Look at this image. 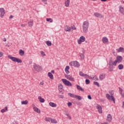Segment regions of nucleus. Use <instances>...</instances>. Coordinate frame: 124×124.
Wrapping results in <instances>:
<instances>
[{"mask_svg":"<svg viewBox=\"0 0 124 124\" xmlns=\"http://www.w3.org/2000/svg\"><path fill=\"white\" fill-rule=\"evenodd\" d=\"M89 21H84L82 24V31L84 33H87L89 30Z\"/></svg>","mask_w":124,"mask_h":124,"instance_id":"nucleus-1","label":"nucleus"},{"mask_svg":"<svg viewBox=\"0 0 124 124\" xmlns=\"http://www.w3.org/2000/svg\"><path fill=\"white\" fill-rule=\"evenodd\" d=\"M109 93L111 95V96L108 93L106 94V97L107 99H108V100H112L113 103H116V102L115 101V98L114 96H113V95H114V91H109Z\"/></svg>","mask_w":124,"mask_h":124,"instance_id":"nucleus-2","label":"nucleus"},{"mask_svg":"<svg viewBox=\"0 0 124 124\" xmlns=\"http://www.w3.org/2000/svg\"><path fill=\"white\" fill-rule=\"evenodd\" d=\"M8 59L11 60L13 62H18V63H21L22 61L21 59H19V58H17L16 57H12L11 55L8 56Z\"/></svg>","mask_w":124,"mask_h":124,"instance_id":"nucleus-3","label":"nucleus"},{"mask_svg":"<svg viewBox=\"0 0 124 124\" xmlns=\"http://www.w3.org/2000/svg\"><path fill=\"white\" fill-rule=\"evenodd\" d=\"M33 67L35 71H37V72H39V71L42 70V67L35 63H33Z\"/></svg>","mask_w":124,"mask_h":124,"instance_id":"nucleus-4","label":"nucleus"},{"mask_svg":"<svg viewBox=\"0 0 124 124\" xmlns=\"http://www.w3.org/2000/svg\"><path fill=\"white\" fill-rule=\"evenodd\" d=\"M69 64L70 66H74L75 67H79L80 66V63L77 61H72Z\"/></svg>","mask_w":124,"mask_h":124,"instance_id":"nucleus-5","label":"nucleus"},{"mask_svg":"<svg viewBox=\"0 0 124 124\" xmlns=\"http://www.w3.org/2000/svg\"><path fill=\"white\" fill-rule=\"evenodd\" d=\"M62 81L65 86H67L68 87H72V83H71L69 81L66 80V79L62 78Z\"/></svg>","mask_w":124,"mask_h":124,"instance_id":"nucleus-6","label":"nucleus"},{"mask_svg":"<svg viewBox=\"0 0 124 124\" xmlns=\"http://www.w3.org/2000/svg\"><path fill=\"white\" fill-rule=\"evenodd\" d=\"M86 41V37L84 36H81L78 41V44H81L82 42H85Z\"/></svg>","mask_w":124,"mask_h":124,"instance_id":"nucleus-7","label":"nucleus"},{"mask_svg":"<svg viewBox=\"0 0 124 124\" xmlns=\"http://www.w3.org/2000/svg\"><path fill=\"white\" fill-rule=\"evenodd\" d=\"M0 17L1 18H3V17L4 16V14H5V10H4V8H0Z\"/></svg>","mask_w":124,"mask_h":124,"instance_id":"nucleus-8","label":"nucleus"},{"mask_svg":"<svg viewBox=\"0 0 124 124\" xmlns=\"http://www.w3.org/2000/svg\"><path fill=\"white\" fill-rule=\"evenodd\" d=\"M107 122L108 123H111V122H112V115H111V114H108L107 117Z\"/></svg>","mask_w":124,"mask_h":124,"instance_id":"nucleus-9","label":"nucleus"},{"mask_svg":"<svg viewBox=\"0 0 124 124\" xmlns=\"http://www.w3.org/2000/svg\"><path fill=\"white\" fill-rule=\"evenodd\" d=\"M102 41L104 44H107L108 43V38L106 37H103L102 39Z\"/></svg>","mask_w":124,"mask_h":124,"instance_id":"nucleus-10","label":"nucleus"},{"mask_svg":"<svg viewBox=\"0 0 124 124\" xmlns=\"http://www.w3.org/2000/svg\"><path fill=\"white\" fill-rule=\"evenodd\" d=\"M94 16L95 17H97V18H100V19H101V18H103V16H102V15L98 13H94Z\"/></svg>","mask_w":124,"mask_h":124,"instance_id":"nucleus-11","label":"nucleus"},{"mask_svg":"<svg viewBox=\"0 0 124 124\" xmlns=\"http://www.w3.org/2000/svg\"><path fill=\"white\" fill-rule=\"evenodd\" d=\"M96 108L98 109L99 113H100V114H102V108L101 107V106L97 105Z\"/></svg>","mask_w":124,"mask_h":124,"instance_id":"nucleus-12","label":"nucleus"},{"mask_svg":"<svg viewBox=\"0 0 124 124\" xmlns=\"http://www.w3.org/2000/svg\"><path fill=\"white\" fill-rule=\"evenodd\" d=\"M116 61L118 62V63H120V62H122V61H123V57L122 56H118L116 57Z\"/></svg>","mask_w":124,"mask_h":124,"instance_id":"nucleus-13","label":"nucleus"},{"mask_svg":"<svg viewBox=\"0 0 124 124\" xmlns=\"http://www.w3.org/2000/svg\"><path fill=\"white\" fill-rule=\"evenodd\" d=\"M67 79H68V80H69L70 81H71L72 82H74L75 80H74V78H73L70 75H67L66 76Z\"/></svg>","mask_w":124,"mask_h":124,"instance_id":"nucleus-14","label":"nucleus"},{"mask_svg":"<svg viewBox=\"0 0 124 124\" xmlns=\"http://www.w3.org/2000/svg\"><path fill=\"white\" fill-rule=\"evenodd\" d=\"M119 12H120V13L122 14V15H124V8L123 6L121 5L119 6Z\"/></svg>","mask_w":124,"mask_h":124,"instance_id":"nucleus-15","label":"nucleus"},{"mask_svg":"<svg viewBox=\"0 0 124 124\" xmlns=\"http://www.w3.org/2000/svg\"><path fill=\"white\" fill-rule=\"evenodd\" d=\"M88 78H89V79H91V80H93L94 81H98V78H97L96 76L89 77Z\"/></svg>","mask_w":124,"mask_h":124,"instance_id":"nucleus-16","label":"nucleus"},{"mask_svg":"<svg viewBox=\"0 0 124 124\" xmlns=\"http://www.w3.org/2000/svg\"><path fill=\"white\" fill-rule=\"evenodd\" d=\"M79 75L80 76H81V77H90V76H89V75L86 74H84L82 72H79Z\"/></svg>","mask_w":124,"mask_h":124,"instance_id":"nucleus-17","label":"nucleus"},{"mask_svg":"<svg viewBox=\"0 0 124 124\" xmlns=\"http://www.w3.org/2000/svg\"><path fill=\"white\" fill-rule=\"evenodd\" d=\"M33 109L34 112H36V113H38V114L40 113V110H39L38 108H36L35 106H33Z\"/></svg>","mask_w":124,"mask_h":124,"instance_id":"nucleus-18","label":"nucleus"},{"mask_svg":"<svg viewBox=\"0 0 124 124\" xmlns=\"http://www.w3.org/2000/svg\"><path fill=\"white\" fill-rule=\"evenodd\" d=\"M65 0V6L66 7H68L70 4V0Z\"/></svg>","mask_w":124,"mask_h":124,"instance_id":"nucleus-19","label":"nucleus"},{"mask_svg":"<svg viewBox=\"0 0 124 124\" xmlns=\"http://www.w3.org/2000/svg\"><path fill=\"white\" fill-rule=\"evenodd\" d=\"M118 53H124V48L123 47H120L118 49H116Z\"/></svg>","mask_w":124,"mask_h":124,"instance_id":"nucleus-20","label":"nucleus"},{"mask_svg":"<svg viewBox=\"0 0 124 124\" xmlns=\"http://www.w3.org/2000/svg\"><path fill=\"white\" fill-rule=\"evenodd\" d=\"M65 31H68L69 32H70V31H71L70 27H69L67 25H66L65 26Z\"/></svg>","mask_w":124,"mask_h":124,"instance_id":"nucleus-21","label":"nucleus"},{"mask_svg":"<svg viewBox=\"0 0 124 124\" xmlns=\"http://www.w3.org/2000/svg\"><path fill=\"white\" fill-rule=\"evenodd\" d=\"M28 26L29 27H30L31 28V27H32V26H33V20H30L28 22Z\"/></svg>","mask_w":124,"mask_h":124,"instance_id":"nucleus-22","label":"nucleus"},{"mask_svg":"<svg viewBox=\"0 0 124 124\" xmlns=\"http://www.w3.org/2000/svg\"><path fill=\"white\" fill-rule=\"evenodd\" d=\"M76 86L78 91H80L81 92H84V89H83V88H82L81 86H80L79 85H78V84H76Z\"/></svg>","mask_w":124,"mask_h":124,"instance_id":"nucleus-23","label":"nucleus"},{"mask_svg":"<svg viewBox=\"0 0 124 124\" xmlns=\"http://www.w3.org/2000/svg\"><path fill=\"white\" fill-rule=\"evenodd\" d=\"M105 78V74H102L100 75L99 79L101 81H102Z\"/></svg>","mask_w":124,"mask_h":124,"instance_id":"nucleus-24","label":"nucleus"},{"mask_svg":"<svg viewBox=\"0 0 124 124\" xmlns=\"http://www.w3.org/2000/svg\"><path fill=\"white\" fill-rule=\"evenodd\" d=\"M38 99H39L40 102H41V103H43V102H45V100H44V98H42V97L41 96H39L38 97Z\"/></svg>","mask_w":124,"mask_h":124,"instance_id":"nucleus-25","label":"nucleus"},{"mask_svg":"<svg viewBox=\"0 0 124 124\" xmlns=\"http://www.w3.org/2000/svg\"><path fill=\"white\" fill-rule=\"evenodd\" d=\"M68 95L70 96V97H73V98H76V94H74L72 93H68Z\"/></svg>","mask_w":124,"mask_h":124,"instance_id":"nucleus-26","label":"nucleus"},{"mask_svg":"<svg viewBox=\"0 0 124 124\" xmlns=\"http://www.w3.org/2000/svg\"><path fill=\"white\" fill-rule=\"evenodd\" d=\"M49 106H51V107H57V104L52 102H49Z\"/></svg>","mask_w":124,"mask_h":124,"instance_id":"nucleus-27","label":"nucleus"},{"mask_svg":"<svg viewBox=\"0 0 124 124\" xmlns=\"http://www.w3.org/2000/svg\"><path fill=\"white\" fill-rule=\"evenodd\" d=\"M47 76L50 78V79H54V76H53V74H52V73H51L50 72L48 73Z\"/></svg>","mask_w":124,"mask_h":124,"instance_id":"nucleus-28","label":"nucleus"},{"mask_svg":"<svg viewBox=\"0 0 124 124\" xmlns=\"http://www.w3.org/2000/svg\"><path fill=\"white\" fill-rule=\"evenodd\" d=\"M19 54L20 56H24L25 55V51L22 49H19Z\"/></svg>","mask_w":124,"mask_h":124,"instance_id":"nucleus-29","label":"nucleus"},{"mask_svg":"<svg viewBox=\"0 0 124 124\" xmlns=\"http://www.w3.org/2000/svg\"><path fill=\"white\" fill-rule=\"evenodd\" d=\"M63 88V86H62V85L60 84L58 86V90L59 92H62Z\"/></svg>","mask_w":124,"mask_h":124,"instance_id":"nucleus-30","label":"nucleus"},{"mask_svg":"<svg viewBox=\"0 0 124 124\" xmlns=\"http://www.w3.org/2000/svg\"><path fill=\"white\" fill-rule=\"evenodd\" d=\"M50 122L51 123V124H58V121L53 118L51 119Z\"/></svg>","mask_w":124,"mask_h":124,"instance_id":"nucleus-31","label":"nucleus"},{"mask_svg":"<svg viewBox=\"0 0 124 124\" xmlns=\"http://www.w3.org/2000/svg\"><path fill=\"white\" fill-rule=\"evenodd\" d=\"M118 68L120 70H122V69H124V65L120 64L118 65Z\"/></svg>","mask_w":124,"mask_h":124,"instance_id":"nucleus-32","label":"nucleus"},{"mask_svg":"<svg viewBox=\"0 0 124 124\" xmlns=\"http://www.w3.org/2000/svg\"><path fill=\"white\" fill-rule=\"evenodd\" d=\"M46 43L47 46H52V43L50 41H47L46 42Z\"/></svg>","mask_w":124,"mask_h":124,"instance_id":"nucleus-33","label":"nucleus"},{"mask_svg":"<svg viewBox=\"0 0 124 124\" xmlns=\"http://www.w3.org/2000/svg\"><path fill=\"white\" fill-rule=\"evenodd\" d=\"M51 118L50 117H46L45 119V120L46 121V122H48L49 123H50V122H51Z\"/></svg>","mask_w":124,"mask_h":124,"instance_id":"nucleus-34","label":"nucleus"},{"mask_svg":"<svg viewBox=\"0 0 124 124\" xmlns=\"http://www.w3.org/2000/svg\"><path fill=\"white\" fill-rule=\"evenodd\" d=\"M7 111V107H5L4 109H2L1 110V113H4V112H6Z\"/></svg>","mask_w":124,"mask_h":124,"instance_id":"nucleus-35","label":"nucleus"},{"mask_svg":"<svg viewBox=\"0 0 124 124\" xmlns=\"http://www.w3.org/2000/svg\"><path fill=\"white\" fill-rule=\"evenodd\" d=\"M21 104H22L23 105H27V104H28V101L25 100L21 101Z\"/></svg>","mask_w":124,"mask_h":124,"instance_id":"nucleus-36","label":"nucleus"},{"mask_svg":"<svg viewBox=\"0 0 124 124\" xmlns=\"http://www.w3.org/2000/svg\"><path fill=\"white\" fill-rule=\"evenodd\" d=\"M119 93H120V94L123 93H124V91L123 90V89H122V88L119 87Z\"/></svg>","mask_w":124,"mask_h":124,"instance_id":"nucleus-37","label":"nucleus"},{"mask_svg":"<svg viewBox=\"0 0 124 124\" xmlns=\"http://www.w3.org/2000/svg\"><path fill=\"white\" fill-rule=\"evenodd\" d=\"M76 98L77 99H78V100H81L82 98V97L81 96H79V95H76Z\"/></svg>","mask_w":124,"mask_h":124,"instance_id":"nucleus-38","label":"nucleus"},{"mask_svg":"<svg viewBox=\"0 0 124 124\" xmlns=\"http://www.w3.org/2000/svg\"><path fill=\"white\" fill-rule=\"evenodd\" d=\"M40 54H41L42 57H45V56H46V54H45V53L43 51H41Z\"/></svg>","mask_w":124,"mask_h":124,"instance_id":"nucleus-39","label":"nucleus"},{"mask_svg":"<svg viewBox=\"0 0 124 124\" xmlns=\"http://www.w3.org/2000/svg\"><path fill=\"white\" fill-rule=\"evenodd\" d=\"M79 56L80 57L81 59L82 60L84 59L85 58V56L84 55V54L79 53Z\"/></svg>","mask_w":124,"mask_h":124,"instance_id":"nucleus-40","label":"nucleus"},{"mask_svg":"<svg viewBox=\"0 0 124 124\" xmlns=\"http://www.w3.org/2000/svg\"><path fill=\"white\" fill-rule=\"evenodd\" d=\"M117 63H118V62L117 61H115L112 62V65H114V66H116L117 65Z\"/></svg>","mask_w":124,"mask_h":124,"instance_id":"nucleus-41","label":"nucleus"},{"mask_svg":"<svg viewBox=\"0 0 124 124\" xmlns=\"http://www.w3.org/2000/svg\"><path fill=\"white\" fill-rule=\"evenodd\" d=\"M93 84L95 86H97V87H100L99 83H98V82H97V81H94Z\"/></svg>","mask_w":124,"mask_h":124,"instance_id":"nucleus-42","label":"nucleus"},{"mask_svg":"<svg viewBox=\"0 0 124 124\" xmlns=\"http://www.w3.org/2000/svg\"><path fill=\"white\" fill-rule=\"evenodd\" d=\"M47 22H50V23H53V19L51 18H46Z\"/></svg>","mask_w":124,"mask_h":124,"instance_id":"nucleus-43","label":"nucleus"},{"mask_svg":"<svg viewBox=\"0 0 124 124\" xmlns=\"http://www.w3.org/2000/svg\"><path fill=\"white\" fill-rule=\"evenodd\" d=\"M113 69L114 68H113V67H111V66L108 67V71H113Z\"/></svg>","mask_w":124,"mask_h":124,"instance_id":"nucleus-44","label":"nucleus"},{"mask_svg":"<svg viewBox=\"0 0 124 124\" xmlns=\"http://www.w3.org/2000/svg\"><path fill=\"white\" fill-rule=\"evenodd\" d=\"M90 80L88 79H86L85 80V83L86 84V85H89V84L90 83Z\"/></svg>","mask_w":124,"mask_h":124,"instance_id":"nucleus-45","label":"nucleus"},{"mask_svg":"<svg viewBox=\"0 0 124 124\" xmlns=\"http://www.w3.org/2000/svg\"><path fill=\"white\" fill-rule=\"evenodd\" d=\"M113 60H112V58L110 59V60L109 61V65H111V64H113Z\"/></svg>","mask_w":124,"mask_h":124,"instance_id":"nucleus-46","label":"nucleus"},{"mask_svg":"<svg viewBox=\"0 0 124 124\" xmlns=\"http://www.w3.org/2000/svg\"><path fill=\"white\" fill-rule=\"evenodd\" d=\"M58 97H59V98H62V99L64 98V96H63V95H60V94H59L58 95Z\"/></svg>","mask_w":124,"mask_h":124,"instance_id":"nucleus-47","label":"nucleus"},{"mask_svg":"<svg viewBox=\"0 0 124 124\" xmlns=\"http://www.w3.org/2000/svg\"><path fill=\"white\" fill-rule=\"evenodd\" d=\"M70 28H71V29L72 30H76V27H75V25H72Z\"/></svg>","mask_w":124,"mask_h":124,"instance_id":"nucleus-48","label":"nucleus"},{"mask_svg":"<svg viewBox=\"0 0 124 124\" xmlns=\"http://www.w3.org/2000/svg\"><path fill=\"white\" fill-rule=\"evenodd\" d=\"M67 106H68V107H70V106H72V103L71 102L68 103Z\"/></svg>","mask_w":124,"mask_h":124,"instance_id":"nucleus-49","label":"nucleus"},{"mask_svg":"<svg viewBox=\"0 0 124 124\" xmlns=\"http://www.w3.org/2000/svg\"><path fill=\"white\" fill-rule=\"evenodd\" d=\"M43 85H44V81H41L40 84H39V85L40 86H43Z\"/></svg>","mask_w":124,"mask_h":124,"instance_id":"nucleus-50","label":"nucleus"},{"mask_svg":"<svg viewBox=\"0 0 124 124\" xmlns=\"http://www.w3.org/2000/svg\"><path fill=\"white\" fill-rule=\"evenodd\" d=\"M69 66H66L65 68V70H69Z\"/></svg>","mask_w":124,"mask_h":124,"instance_id":"nucleus-51","label":"nucleus"},{"mask_svg":"<svg viewBox=\"0 0 124 124\" xmlns=\"http://www.w3.org/2000/svg\"><path fill=\"white\" fill-rule=\"evenodd\" d=\"M97 124H108V122H105L104 123H100L99 122L97 123Z\"/></svg>","mask_w":124,"mask_h":124,"instance_id":"nucleus-52","label":"nucleus"},{"mask_svg":"<svg viewBox=\"0 0 124 124\" xmlns=\"http://www.w3.org/2000/svg\"><path fill=\"white\" fill-rule=\"evenodd\" d=\"M3 56V53H2L1 51H0V58H1Z\"/></svg>","mask_w":124,"mask_h":124,"instance_id":"nucleus-53","label":"nucleus"},{"mask_svg":"<svg viewBox=\"0 0 124 124\" xmlns=\"http://www.w3.org/2000/svg\"><path fill=\"white\" fill-rule=\"evenodd\" d=\"M65 71L66 74H69L70 72L68 70H65Z\"/></svg>","mask_w":124,"mask_h":124,"instance_id":"nucleus-54","label":"nucleus"},{"mask_svg":"<svg viewBox=\"0 0 124 124\" xmlns=\"http://www.w3.org/2000/svg\"><path fill=\"white\" fill-rule=\"evenodd\" d=\"M43 2H45V4H47V0H42Z\"/></svg>","mask_w":124,"mask_h":124,"instance_id":"nucleus-55","label":"nucleus"},{"mask_svg":"<svg viewBox=\"0 0 124 124\" xmlns=\"http://www.w3.org/2000/svg\"><path fill=\"white\" fill-rule=\"evenodd\" d=\"M88 99H92V96H91L90 95H88Z\"/></svg>","mask_w":124,"mask_h":124,"instance_id":"nucleus-56","label":"nucleus"},{"mask_svg":"<svg viewBox=\"0 0 124 124\" xmlns=\"http://www.w3.org/2000/svg\"><path fill=\"white\" fill-rule=\"evenodd\" d=\"M27 26V24H21V27H26Z\"/></svg>","mask_w":124,"mask_h":124,"instance_id":"nucleus-57","label":"nucleus"},{"mask_svg":"<svg viewBox=\"0 0 124 124\" xmlns=\"http://www.w3.org/2000/svg\"><path fill=\"white\" fill-rule=\"evenodd\" d=\"M121 94V96L122 97H124V92L123 93H122V94Z\"/></svg>","mask_w":124,"mask_h":124,"instance_id":"nucleus-58","label":"nucleus"},{"mask_svg":"<svg viewBox=\"0 0 124 124\" xmlns=\"http://www.w3.org/2000/svg\"><path fill=\"white\" fill-rule=\"evenodd\" d=\"M13 16H10L9 17V19H12L13 18Z\"/></svg>","mask_w":124,"mask_h":124,"instance_id":"nucleus-59","label":"nucleus"},{"mask_svg":"<svg viewBox=\"0 0 124 124\" xmlns=\"http://www.w3.org/2000/svg\"><path fill=\"white\" fill-rule=\"evenodd\" d=\"M3 41L5 42V41H6V38H4L3 39Z\"/></svg>","mask_w":124,"mask_h":124,"instance_id":"nucleus-60","label":"nucleus"},{"mask_svg":"<svg viewBox=\"0 0 124 124\" xmlns=\"http://www.w3.org/2000/svg\"><path fill=\"white\" fill-rule=\"evenodd\" d=\"M101 1L105 2V1H107V0H101Z\"/></svg>","mask_w":124,"mask_h":124,"instance_id":"nucleus-61","label":"nucleus"},{"mask_svg":"<svg viewBox=\"0 0 124 124\" xmlns=\"http://www.w3.org/2000/svg\"><path fill=\"white\" fill-rule=\"evenodd\" d=\"M51 73H55V71L54 70L51 71Z\"/></svg>","mask_w":124,"mask_h":124,"instance_id":"nucleus-62","label":"nucleus"},{"mask_svg":"<svg viewBox=\"0 0 124 124\" xmlns=\"http://www.w3.org/2000/svg\"><path fill=\"white\" fill-rule=\"evenodd\" d=\"M66 115L67 117H69V114L68 113L66 114Z\"/></svg>","mask_w":124,"mask_h":124,"instance_id":"nucleus-63","label":"nucleus"},{"mask_svg":"<svg viewBox=\"0 0 124 124\" xmlns=\"http://www.w3.org/2000/svg\"><path fill=\"white\" fill-rule=\"evenodd\" d=\"M68 118L70 119V120L71 119V117H70V116H69Z\"/></svg>","mask_w":124,"mask_h":124,"instance_id":"nucleus-64","label":"nucleus"}]
</instances>
